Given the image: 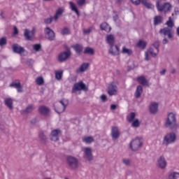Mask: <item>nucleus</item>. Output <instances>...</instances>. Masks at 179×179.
<instances>
[{
  "instance_id": "obj_5",
  "label": "nucleus",
  "mask_w": 179,
  "mask_h": 179,
  "mask_svg": "<svg viewBox=\"0 0 179 179\" xmlns=\"http://www.w3.org/2000/svg\"><path fill=\"white\" fill-rule=\"evenodd\" d=\"M156 6L158 12H161L162 13H170L171 10L173 9V6L171 3L166 2L163 4H160V1H157Z\"/></svg>"
},
{
  "instance_id": "obj_64",
  "label": "nucleus",
  "mask_w": 179,
  "mask_h": 179,
  "mask_svg": "<svg viewBox=\"0 0 179 179\" xmlns=\"http://www.w3.org/2000/svg\"><path fill=\"white\" fill-rule=\"evenodd\" d=\"M124 0H116V3H117V5H121V3H122V1Z\"/></svg>"
},
{
  "instance_id": "obj_22",
  "label": "nucleus",
  "mask_w": 179,
  "mask_h": 179,
  "mask_svg": "<svg viewBox=\"0 0 179 179\" xmlns=\"http://www.w3.org/2000/svg\"><path fill=\"white\" fill-rule=\"evenodd\" d=\"M137 81L138 83H140V85H142V86H149V81H148L146 78H145L143 76H139L137 78Z\"/></svg>"
},
{
  "instance_id": "obj_18",
  "label": "nucleus",
  "mask_w": 179,
  "mask_h": 179,
  "mask_svg": "<svg viewBox=\"0 0 179 179\" xmlns=\"http://www.w3.org/2000/svg\"><path fill=\"white\" fill-rule=\"evenodd\" d=\"M120 130L117 127H113L111 129V136L113 141H117L120 138Z\"/></svg>"
},
{
  "instance_id": "obj_9",
  "label": "nucleus",
  "mask_w": 179,
  "mask_h": 179,
  "mask_svg": "<svg viewBox=\"0 0 179 179\" xmlns=\"http://www.w3.org/2000/svg\"><path fill=\"white\" fill-rule=\"evenodd\" d=\"M80 90H84V92H87V87H86V84L83 83V82H79L74 84L71 93H76Z\"/></svg>"
},
{
  "instance_id": "obj_15",
  "label": "nucleus",
  "mask_w": 179,
  "mask_h": 179,
  "mask_svg": "<svg viewBox=\"0 0 179 179\" xmlns=\"http://www.w3.org/2000/svg\"><path fill=\"white\" fill-rule=\"evenodd\" d=\"M12 50L13 52L15 54H20V55H22V54L25 51L24 48L20 46L17 43H15L12 45Z\"/></svg>"
},
{
  "instance_id": "obj_21",
  "label": "nucleus",
  "mask_w": 179,
  "mask_h": 179,
  "mask_svg": "<svg viewBox=\"0 0 179 179\" xmlns=\"http://www.w3.org/2000/svg\"><path fill=\"white\" fill-rule=\"evenodd\" d=\"M90 64L89 63H83L80 65V68L76 69V73H82L87 70V68H89Z\"/></svg>"
},
{
  "instance_id": "obj_41",
  "label": "nucleus",
  "mask_w": 179,
  "mask_h": 179,
  "mask_svg": "<svg viewBox=\"0 0 179 179\" xmlns=\"http://www.w3.org/2000/svg\"><path fill=\"white\" fill-rule=\"evenodd\" d=\"M36 82L38 86H43V85H44V78H43V77H38L36 79Z\"/></svg>"
},
{
  "instance_id": "obj_12",
  "label": "nucleus",
  "mask_w": 179,
  "mask_h": 179,
  "mask_svg": "<svg viewBox=\"0 0 179 179\" xmlns=\"http://www.w3.org/2000/svg\"><path fill=\"white\" fill-rule=\"evenodd\" d=\"M71 55H72V53L69 49H67L66 52H61L58 56L59 62H65Z\"/></svg>"
},
{
  "instance_id": "obj_63",
  "label": "nucleus",
  "mask_w": 179,
  "mask_h": 179,
  "mask_svg": "<svg viewBox=\"0 0 179 179\" xmlns=\"http://www.w3.org/2000/svg\"><path fill=\"white\" fill-rule=\"evenodd\" d=\"M167 70L164 69L162 71L159 72L160 75H165Z\"/></svg>"
},
{
  "instance_id": "obj_52",
  "label": "nucleus",
  "mask_w": 179,
  "mask_h": 179,
  "mask_svg": "<svg viewBox=\"0 0 179 179\" xmlns=\"http://www.w3.org/2000/svg\"><path fill=\"white\" fill-rule=\"evenodd\" d=\"M34 61L31 59H29L27 60L26 64L28 65V66H33Z\"/></svg>"
},
{
  "instance_id": "obj_19",
  "label": "nucleus",
  "mask_w": 179,
  "mask_h": 179,
  "mask_svg": "<svg viewBox=\"0 0 179 179\" xmlns=\"http://www.w3.org/2000/svg\"><path fill=\"white\" fill-rule=\"evenodd\" d=\"M38 110L42 115H45V117L49 115L50 111L48 107L44 106H40Z\"/></svg>"
},
{
  "instance_id": "obj_17",
  "label": "nucleus",
  "mask_w": 179,
  "mask_h": 179,
  "mask_svg": "<svg viewBox=\"0 0 179 179\" xmlns=\"http://www.w3.org/2000/svg\"><path fill=\"white\" fill-rule=\"evenodd\" d=\"M159 110V103L157 102H151L149 106L150 114H156Z\"/></svg>"
},
{
  "instance_id": "obj_61",
  "label": "nucleus",
  "mask_w": 179,
  "mask_h": 179,
  "mask_svg": "<svg viewBox=\"0 0 179 179\" xmlns=\"http://www.w3.org/2000/svg\"><path fill=\"white\" fill-rule=\"evenodd\" d=\"M118 14H115L114 16H113V20L114 22H117V20L118 19Z\"/></svg>"
},
{
  "instance_id": "obj_2",
  "label": "nucleus",
  "mask_w": 179,
  "mask_h": 179,
  "mask_svg": "<svg viewBox=\"0 0 179 179\" xmlns=\"http://www.w3.org/2000/svg\"><path fill=\"white\" fill-rule=\"evenodd\" d=\"M107 44H109L110 49H109V54L111 55H117L120 52V48L117 45H115L114 50V43H115V37L113 34H108L106 37Z\"/></svg>"
},
{
  "instance_id": "obj_59",
  "label": "nucleus",
  "mask_w": 179,
  "mask_h": 179,
  "mask_svg": "<svg viewBox=\"0 0 179 179\" xmlns=\"http://www.w3.org/2000/svg\"><path fill=\"white\" fill-rule=\"evenodd\" d=\"M14 34H19V30L17 29V27H14Z\"/></svg>"
},
{
  "instance_id": "obj_10",
  "label": "nucleus",
  "mask_w": 179,
  "mask_h": 179,
  "mask_svg": "<svg viewBox=\"0 0 179 179\" xmlns=\"http://www.w3.org/2000/svg\"><path fill=\"white\" fill-rule=\"evenodd\" d=\"M44 32L47 40L49 41H54V40H55V32H54V30L51 29L50 27H45Z\"/></svg>"
},
{
  "instance_id": "obj_34",
  "label": "nucleus",
  "mask_w": 179,
  "mask_h": 179,
  "mask_svg": "<svg viewBox=\"0 0 179 179\" xmlns=\"http://www.w3.org/2000/svg\"><path fill=\"white\" fill-rule=\"evenodd\" d=\"M55 110L56 113L58 114H61L62 113H64L65 111V107H63L62 105H57L55 108Z\"/></svg>"
},
{
  "instance_id": "obj_28",
  "label": "nucleus",
  "mask_w": 179,
  "mask_h": 179,
  "mask_svg": "<svg viewBox=\"0 0 179 179\" xmlns=\"http://www.w3.org/2000/svg\"><path fill=\"white\" fill-rule=\"evenodd\" d=\"M142 93H143V88L141 87V85L137 86L136 92H135V97L136 99H139L141 96L142 95Z\"/></svg>"
},
{
  "instance_id": "obj_13",
  "label": "nucleus",
  "mask_w": 179,
  "mask_h": 179,
  "mask_svg": "<svg viewBox=\"0 0 179 179\" xmlns=\"http://www.w3.org/2000/svg\"><path fill=\"white\" fill-rule=\"evenodd\" d=\"M107 93L110 96H115L118 93V87L112 83L108 87Z\"/></svg>"
},
{
  "instance_id": "obj_20",
  "label": "nucleus",
  "mask_w": 179,
  "mask_h": 179,
  "mask_svg": "<svg viewBox=\"0 0 179 179\" xmlns=\"http://www.w3.org/2000/svg\"><path fill=\"white\" fill-rule=\"evenodd\" d=\"M10 87H15L17 89L18 93H22L23 92V89L22 88V85H20V81L17 80V83H12L9 85Z\"/></svg>"
},
{
  "instance_id": "obj_57",
  "label": "nucleus",
  "mask_w": 179,
  "mask_h": 179,
  "mask_svg": "<svg viewBox=\"0 0 179 179\" xmlns=\"http://www.w3.org/2000/svg\"><path fill=\"white\" fill-rule=\"evenodd\" d=\"M90 31H92V29H83L84 34H89V33H90Z\"/></svg>"
},
{
  "instance_id": "obj_7",
  "label": "nucleus",
  "mask_w": 179,
  "mask_h": 179,
  "mask_svg": "<svg viewBox=\"0 0 179 179\" xmlns=\"http://www.w3.org/2000/svg\"><path fill=\"white\" fill-rule=\"evenodd\" d=\"M67 164L71 170H78L79 169V159L72 156L66 159Z\"/></svg>"
},
{
  "instance_id": "obj_42",
  "label": "nucleus",
  "mask_w": 179,
  "mask_h": 179,
  "mask_svg": "<svg viewBox=\"0 0 179 179\" xmlns=\"http://www.w3.org/2000/svg\"><path fill=\"white\" fill-rule=\"evenodd\" d=\"M122 54H127V55H132V50L127 49L125 47L122 48Z\"/></svg>"
},
{
  "instance_id": "obj_55",
  "label": "nucleus",
  "mask_w": 179,
  "mask_h": 179,
  "mask_svg": "<svg viewBox=\"0 0 179 179\" xmlns=\"http://www.w3.org/2000/svg\"><path fill=\"white\" fill-rule=\"evenodd\" d=\"M132 3H134V5H139V3H141V0H131Z\"/></svg>"
},
{
  "instance_id": "obj_51",
  "label": "nucleus",
  "mask_w": 179,
  "mask_h": 179,
  "mask_svg": "<svg viewBox=\"0 0 179 179\" xmlns=\"http://www.w3.org/2000/svg\"><path fill=\"white\" fill-rule=\"evenodd\" d=\"M33 48L35 51L38 52V51H40V50H41V45L35 44V45H34Z\"/></svg>"
},
{
  "instance_id": "obj_62",
  "label": "nucleus",
  "mask_w": 179,
  "mask_h": 179,
  "mask_svg": "<svg viewBox=\"0 0 179 179\" xmlns=\"http://www.w3.org/2000/svg\"><path fill=\"white\" fill-rule=\"evenodd\" d=\"M37 123V119H33L32 120H31V124H32V125H34V124Z\"/></svg>"
},
{
  "instance_id": "obj_14",
  "label": "nucleus",
  "mask_w": 179,
  "mask_h": 179,
  "mask_svg": "<svg viewBox=\"0 0 179 179\" xmlns=\"http://www.w3.org/2000/svg\"><path fill=\"white\" fill-rule=\"evenodd\" d=\"M61 134V129H56L51 131L50 134V140L53 141V142H57V141H59V134Z\"/></svg>"
},
{
  "instance_id": "obj_54",
  "label": "nucleus",
  "mask_w": 179,
  "mask_h": 179,
  "mask_svg": "<svg viewBox=\"0 0 179 179\" xmlns=\"http://www.w3.org/2000/svg\"><path fill=\"white\" fill-rule=\"evenodd\" d=\"M100 99L101 100V101L103 103H106V101H107V96H106V94H102L101 96H100Z\"/></svg>"
},
{
  "instance_id": "obj_23",
  "label": "nucleus",
  "mask_w": 179,
  "mask_h": 179,
  "mask_svg": "<svg viewBox=\"0 0 179 179\" xmlns=\"http://www.w3.org/2000/svg\"><path fill=\"white\" fill-rule=\"evenodd\" d=\"M4 103L9 110H13V99L12 98H7L4 100Z\"/></svg>"
},
{
  "instance_id": "obj_48",
  "label": "nucleus",
  "mask_w": 179,
  "mask_h": 179,
  "mask_svg": "<svg viewBox=\"0 0 179 179\" xmlns=\"http://www.w3.org/2000/svg\"><path fill=\"white\" fill-rule=\"evenodd\" d=\"M6 38L3 37L0 38V47H3V45H6L7 44Z\"/></svg>"
},
{
  "instance_id": "obj_33",
  "label": "nucleus",
  "mask_w": 179,
  "mask_h": 179,
  "mask_svg": "<svg viewBox=\"0 0 179 179\" xmlns=\"http://www.w3.org/2000/svg\"><path fill=\"white\" fill-rule=\"evenodd\" d=\"M141 3L147 8V9H152L153 4L148 1V0H141Z\"/></svg>"
},
{
  "instance_id": "obj_24",
  "label": "nucleus",
  "mask_w": 179,
  "mask_h": 179,
  "mask_svg": "<svg viewBox=\"0 0 179 179\" xmlns=\"http://www.w3.org/2000/svg\"><path fill=\"white\" fill-rule=\"evenodd\" d=\"M34 110V106L29 105L24 110H21V114H30Z\"/></svg>"
},
{
  "instance_id": "obj_47",
  "label": "nucleus",
  "mask_w": 179,
  "mask_h": 179,
  "mask_svg": "<svg viewBox=\"0 0 179 179\" xmlns=\"http://www.w3.org/2000/svg\"><path fill=\"white\" fill-rule=\"evenodd\" d=\"M139 125H140L139 120L136 119L134 121H132L131 127H133V128H138L139 127Z\"/></svg>"
},
{
  "instance_id": "obj_46",
  "label": "nucleus",
  "mask_w": 179,
  "mask_h": 179,
  "mask_svg": "<svg viewBox=\"0 0 179 179\" xmlns=\"http://www.w3.org/2000/svg\"><path fill=\"white\" fill-rule=\"evenodd\" d=\"M64 72L63 71H57L55 73V78L57 79V80H61L62 79V75Z\"/></svg>"
},
{
  "instance_id": "obj_49",
  "label": "nucleus",
  "mask_w": 179,
  "mask_h": 179,
  "mask_svg": "<svg viewBox=\"0 0 179 179\" xmlns=\"http://www.w3.org/2000/svg\"><path fill=\"white\" fill-rule=\"evenodd\" d=\"M52 20H54V17H50L49 18L44 19V23H45V24H51V23H52Z\"/></svg>"
},
{
  "instance_id": "obj_36",
  "label": "nucleus",
  "mask_w": 179,
  "mask_h": 179,
  "mask_svg": "<svg viewBox=\"0 0 179 179\" xmlns=\"http://www.w3.org/2000/svg\"><path fill=\"white\" fill-rule=\"evenodd\" d=\"M169 179H179L178 172H172L169 176Z\"/></svg>"
},
{
  "instance_id": "obj_37",
  "label": "nucleus",
  "mask_w": 179,
  "mask_h": 179,
  "mask_svg": "<svg viewBox=\"0 0 179 179\" xmlns=\"http://www.w3.org/2000/svg\"><path fill=\"white\" fill-rule=\"evenodd\" d=\"M146 44L147 43L145 41L140 40L137 43V47H139V48H142L143 50H145V48H146Z\"/></svg>"
},
{
  "instance_id": "obj_35",
  "label": "nucleus",
  "mask_w": 179,
  "mask_h": 179,
  "mask_svg": "<svg viewBox=\"0 0 179 179\" xmlns=\"http://www.w3.org/2000/svg\"><path fill=\"white\" fill-rule=\"evenodd\" d=\"M59 102L60 103L62 107H64L65 109L66 108V107H68V105L69 104V101L66 99H62Z\"/></svg>"
},
{
  "instance_id": "obj_4",
  "label": "nucleus",
  "mask_w": 179,
  "mask_h": 179,
  "mask_svg": "<svg viewBox=\"0 0 179 179\" xmlns=\"http://www.w3.org/2000/svg\"><path fill=\"white\" fill-rule=\"evenodd\" d=\"M159 34L164 36L162 40V44H164V45H165V44H169V39H167L166 36H167L168 38H173V29L169 27L161 29L159 30Z\"/></svg>"
},
{
  "instance_id": "obj_29",
  "label": "nucleus",
  "mask_w": 179,
  "mask_h": 179,
  "mask_svg": "<svg viewBox=\"0 0 179 179\" xmlns=\"http://www.w3.org/2000/svg\"><path fill=\"white\" fill-rule=\"evenodd\" d=\"M73 48L75 50L77 54H80L83 51V45L80 44H76L73 46Z\"/></svg>"
},
{
  "instance_id": "obj_30",
  "label": "nucleus",
  "mask_w": 179,
  "mask_h": 179,
  "mask_svg": "<svg viewBox=\"0 0 179 179\" xmlns=\"http://www.w3.org/2000/svg\"><path fill=\"white\" fill-rule=\"evenodd\" d=\"M69 5L71 10L73 12H75L78 16H80V13H79V10H78V8H76V6H75V3L72 1H69Z\"/></svg>"
},
{
  "instance_id": "obj_43",
  "label": "nucleus",
  "mask_w": 179,
  "mask_h": 179,
  "mask_svg": "<svg viewBox=\"0 0 179 179\" xmlns=\"http://www.w3.org/2000/svg\"><path fill=\"white\" fill-rule=\"evenodd\" d=\"M149 54H150V55H152V57H153L154 58H156V57H157V55L159 53H157V51L156 50V52H155V50H153V48H150L148 50Z\"/></svg>"
},
{
  "instance_id": "obj_31",
  "label": "nucleus",
  "mask_w": 179,
  "mask_h": 179,
  "mask_svg": "<svg viewBox=\"0 0 179 179\" xmlns=\"http://www.w3.org/2000/svg\"><path fill=\"white\" fill-rule=\"evenodd\" d=\"M160 23H163V20L162 16L157 15L154 17V25L157 26V24H160Z\"/></svg>"
},
{
  "instance_id": "obj_45",
  "label": "nucleus",
  "mask_w": 179,
  "mask_h": 179,
  "mask_svg": "<svg viewBox=\"0 0 179 179\" xmlns=\"http://www.w3.org/2000/svg\"><path fill=\"white\" fill-rule=\"evenodd\" d=\"M154 48H155V51H157V54H159V48L160 47V42L159 41H155L152 44Z\"/></svg>"
},
{
  "instance_id": "obj_8",
  "label": "nucleus",
  "mask_w": 179,
  "mask_h": 179,
  "mask_svg": "<svg viewBox=\"0 0 179 179\" xmlns=\"http://www.w3.org/2000/svg\"><path fill=\"white\" fill-rule=\"evenodd\" d=\"M83 158L87 162H93L94 160V157L93 156V151L90 147H86L83 150Z\"/></svg>"
},
{
  "instance_id": "obj_27",
  "label": "nucleus",
  "mask_w": 179,
  "mask_h": 179,
  "mask_svg": "<svg viewBox=\"0 0 179 179\" xmlns=\"http://www.w3.org/2000/svg\"><path fill=\"white\" fill-rule=\"evenodd\" d=\"M39 140L41 142V143H43V145L47 144L48 140H47V136H45V134H44V132L41 131L39 133Z\"/></svg>"
},
{
  "instance_id": "obj_6",
  "label": "nucleus",
  "mask_w": 179,
  "mask_h": 179,
  "mask_svg": "<svg viewBox=\"0 0 179 179\" xmlns=\"http://www.w3.org/2000/svg\"><path fill=\"white\" fill-rule=\"evenodd\" d=\"M143 146V141L142 138H136L133 139L130 143V149L132 152H136Z\"/></svg>"
},
{
  "instance_id": "obj_32",
  "label": "nucleus",
  "mask_w": 179,
  "mask_h": 179,
  "mask_svg": "<svg viewBox=\"0 0 179 179\" xmlns=\"http://www.w3.org/2000/svg\"><path fill=\"white\" fill-rule=\"evenodd\" d=\"M83 52L84 54H88L89 55H94V49L90 47H87Z\"/></svg>"
},
{
  "instance_id": "obj_3",
  "label": "nucleus",
  "mask_w": 179,
  "mask_h": 179,
  "mask_svg": "<svg viewBox=\"0 0 179 179\" xmlns=\"http://www.w3.org/2000/svg\"><path fill=\"white\" fill-rule=\"evenodd\" d=\"M177 142V134L175 132H169L166 134L162 140L163 146H169V145H172V143H176Z\"/></svg>"
},
{
  "instance_id": "obj_26",
  "label": "nucleus",
  "mask_w": 179,
  "mask_h": 179,
  "mask_svg": "<svg viewBox=\"0 0 179 179\" xmlns=\"http://www.w3.org/2000/svg\"><path fill=\"white\" fill-rule=\"evenodd\" d=\"M63 13H64V9H62V8H59L57 10L56 13L55 14V15L53 17L55 22H57V20H58V19H59V16H62Z\"/></svg>"
},
{
  "instance_id": "obj_53",
  "label": "nucleus",
  "mask_w": 179,
  "mask_h": 179,
  "mask_svg": "<svg viewBox=\"0 0 179 179\" xmlns=\"http://www.w3.org/2000/svg\"><path fill=\"white\" fill-rule=\"evenodd\" d=\"M77 3L79 6H83L86 3V0H78Z\"/></svg>"
},
{
  "instance_id": "obj_1",
  "label": "nucleus",
  "mask_w": 179,
  "mask_h": 179,
  "mask_svg": "<svg viewBox=\"0 0 179 179\" xmlns=\"http://www.w3.org/2000/svg\"><path fill=\"white\" fill-rule=\"evenodd\" d=\"M165 127L171 131H177L179 129V124L177 122V115L176 113L171 112L168 113L166 121Z\"/></svg>"
},
{
  "instance_id": "obj_40",
  "label": "nucleus",
  "mask_w": 179,
  "mask_h": 179,
  "mask_svg": "<svg viewBox=\"0 0 179 179\" xmlns=\"http://www.w3.org/2000/svg\"><path fill=\"white\" fill-rule=\"evenodd\" d=\"M136 114H135V113L132 112L129 114V115L127 116V120L129 122H132V121H134V120H135V117H136Z\"/></svg>"
},
{
  "instance_id": "obj_56",
  "label": "nucleus",
  "mask_w": 179,
  "mask_h": 179,
  "mask_svg": "<svg viewBox=\"0 0 179 179\" xmlns=\"http://www.w3.org/2000/svg\"><path fill=\"white\" fill-rule=\"evenodd\" d=\"M132 69H135V64H134V63L131 66H128V67H127L128 72H129V71H131Z\"/></svg>"
},
{
  "instance_id": "obj_25",
  "label": "nucleus",
  "mask_w": 179,
  "mask_h": 179,
  "mask_svg": "<svg viewBox=\"0 0 179 179\" xmlns=\"http://www.w3.org/2000/svg\"><path fill=\"white\" fill-rule=\"evenodd\" d=\"M101 30H104L107 33H110L111 31V27L107 22H103L100 25Z\"/></svg>"
},
{
  "instance_id": "obj_60",
  "label": "nucleus",
  "mask_w": 179,
  "mask_h": 179,
  "mask_svg": "<svg viewBox=\"0 0 179 179\" xmlns=\"http://www.w3.org/2000/svg\"><path fill=\"white\" fill-rule=\"evenodd\" d=\"M145 61H149V59H150L149 58V53H148V52H145Z\"/></svg>"
},
{
  "instance_id": "obj_38",
  "label": "nucleus",
  "mask_w": 179,
  "mask_h": 179,
  "mask_svg": "<svg viewBox=\"0 0 179 179\" xmlns=\"http://www.w3.org/2000/svg\"><path fill=\"white\" fill-rule=\"evenodd\" d=\"M166 24H167V27L169 29H173V27H174V22H173V20H171V17H169V20L166 22Z\"/></svg>"
},
{
  "instance_id": "obj_11",
  "label": "nucleus",
  "mask_w": 179,
  "mask_h": 179,
  "mask_svg": "<svg viewBox=\"0 0 179 179\" xmlns=\"http://www.w3.org/2000/svg\"><path fill=\"white\" fill-rule=\"evenodd\" d=\"M157 166L158 169H160V170H166V167H167V161L166 160L164 155H161L157 159Z\"/></svg>"
},
{
  "instance_id": "obj_50",
  "label": "nucleus",
  "mask_w": 179,
  "mask_h": 179,
  "mask_svg": "<svg viewBox=\"0 0 179 179\" xmlns=\"http://www.w3.org/2000/svg\"><path fill=\"white\" fill-rule=\"evenodd\" d=\"M122 162L125 166H131V159H123Z\"/></svg>"
},
{
  "instance_id": "obj_16",
  "label": "nucleus",
  "mask_w": 179,
  "mask_h": 179,
  "mask_svg": "<svg viewBox=\"0 0 179 179\" xmlns=\"http://www.w3.org/2000/svg\"><path fill=\"white\" fill-rule=\"evenodd\" d=\"M34 33H36L34 29L32 31H30L27 29H25L24 32V37H25V40H27V41H31L34 37Z\"/></svg>"
},
{
  "instance_id": "obj_58",
  "label": "nucleus",
  "mask_w": 179,
  "mask_h": 179,
  "mask_svg": "<svg viewBox=\"0 0 179 179\" xmlns=\"http://www.w3.org/2000/svg\"><path fill=\"white\" fill-rule=\"evenodd\" d=\"M116 108H117V105H115V104H112V105L110 106V110H115Z\"/></svg>"
},
{
  "instance_id": "obj_44",
  "label": "nucleus",
  "mask_w": 179,
  "mask_h": 179,
  "mask_svg": "<svg viewBox=\"0 0 179 179\" xmlns=\"http://www.w3.org/2000/svg\"><path fill=\"white\" fill-rule=\"evenodd\" d=\"M69 33H70V31H69V28L68 27H64L61 31V34H62V36H66L69 34Z\"/></svg>"
},
{
  "instance_id": "obj_39",
  "label": "nucleus",
  "mask_w": 179,
  "mask_h": 179,
  "mask_svg": "<svg viewBox=\"0 0 179 179\" xmlns=\"http://www.w3.org/2000/svg\"><path fill=\"white\" fill-rule=\"evenodd\" d=\"M83 142H85V143H92V142L94 141V138H93V137L92 136H87V137H85L83 139Z\"/></svg>"
}]
</instances>
